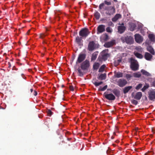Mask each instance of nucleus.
<instances>
[{
    "mask_svg": "<svg viewBox=\"0 0 155 155\" xmlns=\"http://www.w3.org/2000/svg\"><path fill=\"white\" fill-rule=\"evenodd\" d=\"M120 40L123 43H126L128 44L131 45L133 43L134 40L133 37L129 35H124L120 38Z\"/></svg>",
    "mask_w": 155,
    "mask_h": 155,
    "instance_id": "1",
    "label": "nucleus"
},
{
    "mask_svg": "<svg viewBox=\"0 0 155 155\" xmlns=\"http://www.w3.org/2000/svg\"><path fill=\"white\" fill-rule=\"evenodd\" d=\"M104 10L107 11L106 12V14L109 16L113 15L116 12L115 8L114 6L105 7Z\"/></svg>",
    "mask_w": 155,
    "mask_h": 155,
    "instance_id": "2",
    "label": "nucleus"
},
{
    "mask_svg": "<svg viewBox=\"0 0 155 155\" xmlns=\"http://www.w3.org/2000/svg\"><path fill=\"white\" fill-rule=\"evenodd\" d=\"M90 32L89 30L87 28H84L82 29L79 32V35L82 38H86L90 34Z\"/></svg>",
    "mask_w": 155,
    "mask_h": 155,
    "instance_id": "3",
    "label": "nucleus"
},
{
    "mask_svg": "<svg viewBox=\"0 0 155 155\" xmlns=\"http://www.w3.org/2000/svg\"><path fill=\"white\" fill-rule=\"evenodd\" d=\"M90 66L89 61L87 60L83 61L81 64V68L84 71L87 70Z\"/></svg>",
    "mask_w": 155,
    "mask_h": 155,
    "instance_id": "4",
    "label": "nucleus"
},
{
    "mask_svg": "<svg viewBox=\"0 0 155 155\" xmlns=\"http://www.w3.org/2000/svg\"><path fill=\"white\" fill-rule=\"evenodd\" d=\"M86 54L85 53H80L78 55L76 61V64L80 63L83 62L85 59L86 58Z\"/></svg>",
    "mask_w": 155,
    "mask_h": 155,
    "instance_id": "5",
    "label": "nucleus"
},
{
    "mask_svg": "<svg viewBox=\"0 0 155 155\" xmlns=\"http://www.w3.org/2000/svg\"><path fill=\"white\" fill-rule=\"evenodd\" d=\"M148 98L151 101L155 99V89H151L148 92Z\"/></svg>",
    "mask_w": 155,
    "mask_h": 155,
    "instance_id": "6",
    "label": "nucleus"
},
{
    "mask_svg": "<svg viewBox=\"0 0 155 155\" xmlns=\"http://www.w3.org/2000/svg\"><path fill=\"white\" fill-rule=\"evenodd\" d=\"M111 2L110 1L108 2L107 1L105 0L104 1V2L100 4L99 6V10H98L99 11H100L101 10L103 9L104 10V9L106 6H105V5H111Z\"/></svg>",
    "mask_w": 155,
    "mask_h": 155,
    "instance_id": "7",
    "label": "nucleus"
},
{
    "mask_svg": "<svg viewBox=\"0 0 155 155\" xmlns=\"http://www.w3.org/2000/svg\"><path fill=\"white\" fill-rule=\"evenodd\" d=\"M129 62L130 64V67L132 70L136 71V60L131 58L129 59Z\"/></svg>",
    "mask_w": 155,
    "mask_h": 155,
    "instance_id": "8",
    "label": "nucleus"
},
{
    "mask_svg": "<svg viewBox=\"0 0 155 155\" xmlns=\"http://www.w3.org/2000/svg\"><path fill=\"white\" fill-rule=\"evenodd\" d=\"M104 95L106 99L110 101H114L116 98L115 96L112 93L106 94V92H105Z\"/></svg>",
    "mask_w": 155,
    "mask_h": 155,
    "instance_id": "9",
    "label": "nucleus"
},
{
    "mask_svg": "<svg viewBox=\"0 0 155 155\" xmlns=\"http://www.w3.org/2000/svg\"><path fill=\"white\" fill-rule=\"evenodd\" d=\"M108 50H103L101 53V58L104 61L107 60V58L109 56V54L107 53Z\"/></svg>",
    "mask_w": 155,
    "mask_h": 155,
    "instance_id": "10",
    "label": "nucleus"
},
{
    "mask_svg": "<svg viewBox=\"0 0 155 155\" xmlns=\"http://www.w3.org/2000/svg\"><path fill=\"white\" fill-rule=\"evenodd\" d=\"M127 81L124 79H120L117 81V84L120 87H123L127 84Z\"/></svg>",
    "mask_w": 155,
    "mask_h": 155,
    "instance_id": "11",
    "label": "nucleus"
},
{
    "mask_svg": "<svg viewBox=\"0 0 155 155\" xmlns=\"http://www.w3.org/2000/svg\"><path fill=\"white\" fill-rule=\"evenodd\" d=\"M115 44V41L113 40L110 41L105 43L104 45V46L106 48H110L114 45Z\"/></svg>",
    "mask_w": 155,
    "mask_h": 155,
    "instance_id": "12",
    "label": "nucleus"
},
{
    "mask_svg": "<svg viewBox=\"0 0 155 155\" xmlns=\"http://www.w3.org/2000/svg\"><path fill=\"white\" fill-rule=\"evenodd\" d=\"M95 49V43L94 41L89 42L88 46V50L90 51H92Z\"/></svg>",
    "mask_w": 155,
    "mask_h": 155,
    "instance_id": "13",
    "label": "nucleus"
},
{
    "mask_svg": "<svg viewBox=\"0 0 155 155\" xmlns=\"http://www.w3.org/2000/svg\"><path fill=\"white\" fill-rule=\"evenodd\" d=\"M105 26L103 25H100L97 28V34L101 33L105 31Z\"/></svg>",
    "mask_w": 155,
    "mask_h": 155,
    "instance_id": "14",
    "label": "nucleus"
},
{
    "mask_svg": "<svg viewBox=\"0 0 155 155\" xmlns=\"http://www.w3.org/2000/svg\"><path fill=\"white\" fill-rule=\"evenodd\" d=\"M126 27L124 26V24L122 23L121 25L119 26L118 28V32L120 34L123 33L126 30Z\"/></svg>",
    "mask_w": 155,
    "mask_h": 155,
    "instance_id": "15",
    "label": "nucleus"
},
{
    "mask_svg": "<svg viewBox=\"0 0 155 155\" xmlns=\"http://www.w3.org/2000/svg\"><path fill=\"white\" fill-rule=\"evenodd\" d=\"M143 40V38L139 34H136V42L139 44L142 43Z\"/></svg>",
    "mask_w": 155,
    "mask_h": 155,
    "instance_id": "16",
    "label": "nucleus"
},
{
    "mask_svg": "<svg viewBox=\"0 0 155 155\" xmlns=\"http://www.w3.org/2000/svg\"><path fill=\"white\" fill-rule=\"evenodd\" d=\"M82 37L77 36L75 39L76 42L79 45H82L83 41L82 40Z\"/></svg>",
    "mask_w": 155,
    "mask_h": 155,
    "instance_id": "17",
    "label": "nucleus"
},
{
    "mask_svg": "<svg viewBox=\"0 0 155 155\" xmlns=\"http://www.w3.org/2000/svg\"><path fill=\"white\" fill-rule=\"evenodd\" d=\"M129 27L130 31H133L135 29L136 24L135 23L130 22L129 23Z\"/></svg>",
    "mask_w": 155,
    "mask_h": 155,
    "instance_id": "18",
    "label": "nucleus"
},
{
    "mask_svg": "<svg viewBox=\"0 0 155 155\" xmlns=\"http://www.w3.org/2000/svg\"><path fill=\"white\" fill-rule=\"evenodd\" d=\"M145 58L147 61H150L152 58L153 56L148 52H145L144 55Z\"/></svg>",
    "mask_w": 155,
    "mask_h": 155,
    "instance_id": "19",
    "label": "nucleus"
},
{
    "mask_svg": "<svg viewBox=\"0 0 155 155\" xmlns=\"http://www.w3.org/2000/svg\"><path fill=\"white\" fill-rule=\"evenodd\" d=\"M121 15L119 14H116L114 17L112 18V20L113 22H116L119 19L121 18Z\"/></svg>",
    "mask_w": 155,
    "mask_h": 155,
    "instance_id": "20",
    "label": "nucleus"
},
{
    "mask_svg": "<svg viewBox=\"0 0 155 155\" xmlns=\"http://www.w3.org/2000/svg\"><path fill=\"white\" fill-rule=\"evenodd\" d=\"M106 74L105 73L98 74L97 78L101 80H104L106 78Z\"/></svg>",
    "mask_w": 155,
    "mask_h": 155,
    "instance_id": "21",
    "label": "nucleus"
},
{
    "mask_svg": "<svg viewBox=\"0 0 155 155\" xmlns=\"http://www.w3.org/2000/svg\"><path fill=\"white\" fill-rule=\"evenodd\" d=\"M112 92L117 97H119L120 95V91L117 89H114Z\"/></svg>",
    "mask_w": 155,
    "mask_h": 155,
    "instance_id": "22",
    "label": "nucleus"
},
{
    "mask_svg": "<svg viewBox=\"0 0 155 155\" xmlns=\"http://www.w3.org/2000/svg\"><path fill=\"white\" fill-rule=\"evenodd\" d=\"M123 76V73L120 72H115L114 76L116 78H122Z\"/></svg>",
    "mask_w": 155,
    "mask_h": 155,
    "instance_id": "23",
    "label": "nucleus"
},
{
    "mask_svg": "<svg viewBox=\"0 0 155 155\" xmlns=\"http://www.w3.org/2000/svg\"><path fill=\"white\" fill-rule=\"evenodd\" d=\"M148 37L150 40L152 42L155 41V36L153 34H150L148 35Z\"/></svg>",
    "mask_w": 155,
    "mask_h": 155,
    "instance_id": "24",
    "label": "nucleus"
},
{
    "mask_svg": "<svg viewBox=\"0 0 155 155\" xmlns=\"http://www.w3.org/2000/svg\"><path fill=\"white\" fill-rule=\"evenodd\" d=\"M132 88V87L131 86H129L125 87L123 89L124 94H126Z\"/></svg>",
    "mask_w": 155,
    "mask_h": 155,
    "instance_id": "25",
    "label": "nucleus"
},
{
    "mask_svg": "<svg viewBox=\"0 0 155 155\" xmlns=\"http://www.w3.org/2000/svg\"><path fill=\"white\" fill-rule=\"evenodd\" d=\"M141 72L142 73L143 75L147 76H150L151 75L150 73L143 69H142L141 70Z\"/></svg>",
    "mask_w": 155,
    "mask_h": 155,
    "instance_id": "26",
    "label": "nucleus"
},
{
    "mask_svg": "<svg viewBox=\"0 0 155 155\" xmlns=\"http://www.w3.org/2000/svg\"><path fill=\"white\" fill-rule=\"evenodd\" d=\"M92 82L93 84H94L95 85V86L96 87H97L99 85L103 83V82L102 81H100V82H97L95 81L94 79H93L92 80Z\"/></svg>",
    "mask_w": 155,
    "mask_h": 155,
    "instance_id": "27",
    "label": "nucleus"
},
{
    "mask_svg": "<svg viewBox=\"0 0 155 155\" xmlns=\"http://www.w3.org/2000/svg\"><path fill=\"white\" fill-rule=\"evenodd\" d=\"M147 50L152 55H154L155 54V52L153 48H152L151 47H149L148 48H147Z\"/></svg>",
    "mask_w": 155,
    "mask_h": 155,
    "instance_id": "28",
    "label": "nucleus"
},
{
    "mask_svg": "<svg viewBox=\"0 0 155 155\" xmlns=\"http://www.w3.org/2000/svg\"><path fill=\"white\" fill-rule=\"evenodd\" d=\"M142 95V93L141 92L136 93V100H140Z\"/></svg>",
    "mask_w": 155,
    "mask_h": 155,
    "instance_id": "29",
    "label": "nucleus"
},
{
    "mask_svg": "<svg viewBox=\"0 0 155 155\" xmlns=\"http://www.w3.org/2000/svg\"><path fill=\"white\" fill-rule=\"evenodd\" d=\"M97 54L95 52L93 53L92 54L91 60V61L95 60L97 58Z\"/></svg>",
    "mask_w": 155,
    "mask_h": 155,
    "instance_id": "30",
    "label": "nucleus"
},
{
    "mask_svg": "<svg viewBox=\"0 0 155 155\" xmlns=\"http://www.w3.org/2000/svg\"><path fill=\"white\" fill-rule=\"evenodd\" d=\"M94 16L97 20H98L100 17V14L97 11H96L94 13Z\"/></svg>",
    "mask_w": 155,
    "mask_h": 155,
    "instance_id": "31",
    "label": "nucleus"
},
{
    "mask_svg": "<svg viewBox=\"0 0 155 155\" xmlns=\"http://www.w3.org/2000/svg\"><path fill=\"white\" fill-rule=\"evenodd\" d=\"M134 76L136 77V73H134L133 74L131 75L129 74H126V78L127 79H130L131 77Z\"/></svg>",
    "mask_w": 155,
    "mask_h": 155,
    "instance_id": "32",
    "label": "nucleus"
},
{
    "mask_svg": "<svg viewBox=\"0 0 155 155\" xmlns=\"http://www.w3.org/2000/svg\"><path fill=\"white\" fill-rule=\"evenodd\" d=\"M77 70L79 74L78 76L80 77H83L84 75V73L81 70V69L79 68H78Z\"/></svg>",
    "mask_w": 155,
    "mask_h": 155,
    "instance_id": "33",
    "label": "nucleus"
},
{
    "mask_svg": "<svg viewBox=\"0 0 155 155\" xmlns=\"http://www.w3.org/2000/svg\"><path fill=\"white\" fill-rule=\"evenodd\" d=\"M99 64L98 63H95L93 65V68L94 70H97L99 68Z\"/></svg>",
    "mask_w": 155,
    "mask_h": 155,
    "instance_id": "34",
    "label": "nucleus"
},
{
    "mask_svg": "<svg viewBox=\"0 0 155 155\" xmlns=\"http://www.w3.org/2000/svg\"><path fill=\"white\" fill-rule=\"evenodd\" d=\"M137 25L138 26V29L141 31L143 26V25L138 21L137 22Z\"/></svg>",
    "mask_w": 155,
    "mask_h": 155,
    "instance_id": "35",
    "label": "nucleus"
},
{
    "mask_svg": "<svg viewBox=\"0 0 155 155\" xmlns=\"http://www.w3.org/2000/svg\"><path fill=\"white\" fill-rule=\"evenodd\" d=\"M105 67L106 66L104 64L102 65L99 68L98 70V72H103L104 71Z\"/></svg>",
    "mask_w": 155,
    "mask_h": 155,
    "instance_id": "36",
    "label": "nucleus"
},
{
    "mask_svg": "<svg viewBox=\"0 0 155 155\" xmlns=\"http://www.w3.org/2000/svg\"><path fill=\"white\" fill-rule=\"evenodd\" d=\"M149 87V85L148 84H146L145 85L143 86V88L141 89V90L143 92H144Z\"/></svg>",
    "mask_w": 155,
    "mask_h": 155,
    "instance_id": "37",
    "label": "nucleus"
},
{
    "mask_svg": "<svg viewBox=\"0 0 155 155\" xmlns=\"http://www.w3.org/2000/svg\"><path fill=\"white\" fill-rule=\"evenodd\" d=\"M107 87V85H106L105 86H104L103 87L101 88L100 87L99 89V91H104L105 90H106Z\"/></svg>",
    "mask_w": 155,
    "mask_h": 155,
    "instance_id": "38",
    "label": "nucleus"
},
{
    "mask_svg": "<svg viewBox=\"0 0 155 155\" xmlns=\"http://www.w3.org/2000/svg\"><path fill=\"white\" fill-rule=\"evenodd\" d=\"M136 57L138 58L141 59L143 58V55L141 54L136 52Z\"/></svg>",
    "mask_w": 155,
    "mask_h": 155,
    "instance_id": "39",
    "label": "nucleus"
},
{
    "mask_svg": "<svg viewBox=\"0 0 155 155\" xmlns=\"http://www.w3.org/2000/svg\"><path fill=\"white\" fill-rule=\"evenodd\" d=\"M142 86L143 84H139L137 86H136V90H138L139 89L142 87Z\"/></svg>",
    "mask_w": 155,
    "mask_h": 155,
    "instance_id": "40",
    "label": "nucleus"
},
{
    "mask_svg": "<svg viewBox=\"0 0 155 155\" xmlns=\"http://www.w3.org/2000/svg\"><path fill=\"white\" fill-rule=\"evenodd\" d=\"M47 114L48 115L51 116L53 114V112H52L50 110H48L47 111Z\"/></svg>",
    "mask_w": 155,
    "mask_h": 155,
    "instance_id": "41",
    "label": "nucleus"
},
{
    "mask_svg": "<svg viewBox=\"0 0 155 155\" xmlns=\"http://www.w3.org/2000/svg\"><path fill=\"white\" fill-rule=\"evenodd\" d=\"M106 31L109 33H111L112 32V30L110 28V27H107L106 29Z\"/></svg>",
    "mask_w": 155,
    "mask_h": 155,
    "instance_id": "42",
    "label": "nucleus"
},
{
    "mask_svg": "<svg viewBox=\"0 0 155 155\" xmlns=\"http://www.w3.org/2000/svg\"><path fill=\"white\" fill-rule=\"evenodd\" d=\"M46 35H45V34H41L40 35L39 38H40L43 39Z\"/></svg>",
    "mask_w": 155,
    "mask_h": 155,
    "instance_id": "43",
    "label": "nucleus"
},
{
    "mask_svg": "<svg viewBox=\"0 0 155 155\" xmlns=\"http://www.w3.org/2000/svg\"><path fill=\"white\" fill-rule=\"evenodd\" d=\"M136 50L139 51H142L143 49L140 47H136Z\"/></svg>",
    "mask_w": 155,
    "mask_h": 155,
    "instance_id": "44",
    "label": "nucleus"
},
{
    "mask_svg": "<svg viewBox=\"0 0 155 155\" xmlns=\"http://www.w3.org/2000/svg\"><path fill=\"white\" fill-rule=\"evenodd\" d=\"M141 76V73L140 72L136 73V78H139Z\"/></svg>",
    "mask_w": 155,
    "mask_h": 155,
    "instance_id": "45",
    "label": "nucleus"
},
{
    "mask_svg": "<svg viewBox=\"0 0 155 155\" xmlns=\"http://www.w3.org/2000/svg\"><path fill=\"white\" fill-rule=\"evenodd\" d=\"M108 39V36L107 35H106L104 37V40L105 41H107Z\"/></svg>",
    "mask_w": 155,
    "mask_h": 155,
    "instance_id": "46",
    "label": "nucleus"
},
{
    "mask_svg": "<svg viewBox=\"0 0 155 155\" xmlns=\"http://www.w3.org/2000/svg\"><path fill=\"white\" fill-rule=\"evenodd\" d=\"M139 67V65L138 64V62L136 61V71L138 69Z\"/></svg>",
    "mask_w": 155,
    "mask_h": 155,
    "instance_id": "47",
    "label": "nucleus"
},
{
    "mask_svg": "<svg viewBox=\"0 0 155 155\" xmlns=\"http://www.w3.org/2000/svg\"><path fill=\"white\" fill-rule=\"evenodd\" d=\"M69 88L70 90L71 91H73L74 90V88L72 86H70Z\"/></svg>",
    "mask_w": 155,
    "mask_h": 155,
    "instance_id": "48",
    "label": "nucleus"
},
{
    "mask_svg": "<svg viewBox=\"0 0 155 155\" xmlns=\"http://www.w3.org/2000/svg\"><path fill=\"white\" fill-rule=\"evenodd\" d=\"M132 103L133 104H134L135 105H136V100H132Z\"/></svg>",
    "mask_w": 155,
    "mask_h": 155,
    "instance_id": "49",
    "label": "nucleus"
},
{
    "mask_svg": "<svg viewBox=\"0 0 155 155\" xmlns=\"http://www.w3.org/2000/svg\"><path fill=\"white\" fill-rule=\"evenodd\" d=\"M37 94H38L37 92L35 90L34 91V95L35 96H36V95H37Z\"/></svg>",
    "mask_w": 155,
    "mask_h": 155,
    "instance_id": "50",
    "label": "nucleus"
},
{
    "mask_svg": "<svg viewBox=\"0 0 155 155\" xmlns=\"http://www.w3.org/2000/svg\"><path fill=\"white\" fill-rule=\"evenodd\" d=\"M138 129V128L137 127H136V136H137L138 134H139V131H138L137 130Z\"/></svg>",
    "mask_w": 155,
    "mask_h": 155,
    "instance_id": "51",
    "label": "nucleus"
},
{
    "mask_svg": "<svg viewBox=\"0 0 155 155\" xmlns=\"http://www.w3.org/2000/svg\"><path fill=\"white\" fill-rule=\"evenodd\" d=\"M12 69L13 70H18V69L16 68V67H15V66H13Z\"/></svg>",
    "mask_w": 155,
    "mask_h": 155,
    "instance_id": "52",
    "label": "nucleus"
},
{
    "mask_svg": "<svg viewBox=\"0 0 155 155\" xmlns=\"http://www.w3.org/2000/svg\"><path fill=\"white\" fill-rule=\"evenodd\" d=\"M152 84L153 86L155 87V81H153L152 82Z\"/></svg>",
    "mask_w": 155,
    "mask_h": 155,
    "instance_id": "53",
    "label": "nucleus"
},
{
    "mask_svg": "<svg viewBox=\"0 0 155 155\" xmlns=\"http://www.w3.org/2000/svg\"><path fill=\"white\" fill-rule=\"evenodd\" d=\"M8 65H9L8 66V68H11V64L9 62H8Z\"/></svg>",
    "mask_w": 155,
    "mask_h": 155,
    "instance_id": "54",
    "label": "nucleus"
},
{
    "mask_svg": "<svg viewBox=\"0 0 155 155\" xmlns=\"http://www.w3.org/2000/svg\"><path fill=\"white\" fill-rule=\"evenodd\" d=\"M115 63L117 65L119 64L120 63H118V62L117 60L115 61Z\"/></svg>",
    "mask_w": 155,
    "mask_h": 155,
    "instance_id": "55",
    "label": "nucleus"
},
{
    "mask_svg": "<svg viewBox=\"0 0 155 155\" xmlns=\"http://www.w3.org/2000/svg\"><path fill=\"white\" fill-rule=\"evenodd\" d=\"M115 63L117 65L119 64L120 63H118V62L117 60L115 61Z\"/></svg>",
    "mask_w": 155,
    "mask_h": 155,
    "instance_id": "56",
    "label": "nucleus"
},
{
    "mask_svg": "<svg viewBox=\"0 0 155 155\" xmlns=\"http://www.w3.org/2000/svg\"><path fill=\"white\" fill-rule=\"evenodd\" d=\"M117 61L118 62V63H120L121 61V59H118L117 60Z\"/></svg>",
    "mask_w": 155,
    "mask_h": 155,
    "instance_id": "57",
    "label": "nucleus"
},
{
    "mask_svg": "<svg viewBox=\"0 0 155 155\" xmlns=\"http://www.w3.org/2000/svg\"><path fill=\"white\" fill-rule=\"evenodd\" d=\"M30 31V30H29L28 32H27L26 34L27 35H28L29 34V33Z\"/></svg>",
    "mask_w": 155,
    "mask_h": 155,
    "instance_id": "58",
    "label": "nucleus"
},
{
    "mask_svg": "<svg viewBox=\"0 0 155 155\" xmlns=\"http://www.w3.org/2000/svg\"><path fill=\"white\" fill-rule=\"evenodd\" d=\"M33 89H32V88H31V89H30V91H31V93L32 92H33Z\"/></svg>",
    "mask_w": 155,
    "mask_h": 155,
    "instance_id": "59",
    "label": "nucleus"
},
{
    "mask_svg": "<svg viewBox=\"0 0 155 155\" xmlns=\"http://www.w3.org/2000/svg\"><path fill=\"white\" fill-rule=\"evenodd\" d=\"M139 149H137V148H136V152H139V151L138 150Z\"/></svg>",
    "mask_w": 155,
    "mask_h": 155,
    "instance_id": "60",
    "label": "nucleus"
},
{
    "mask_svg": "<svg viewBox=\"0 0 155 155\" xmlns=\"http://www.w3.org/2000/svg\"><path fill=\"white\" fill-rule=\"evenodd\" d=\"M134 39L136 40V34L134 35Z\"/></svg>",
    "mask_w": 155,
    "mask_h": 155,
    "instance_id": "61",
    "label": "nucleus"
},
{
    "mask_svg": "<svg viewBox=\"0 0 155 155\" xmlns=\"http://www.w3.org/2000/svg\"><path fill=\"white\" fill-rule=\"evenodd\" d=\"M115 2H117V0H113Z\"/></svg>",
    "mask_w": 155,
    "mask_h": 155,
    "instance_id": "62",
    "label": "nucleus"
},
{
    "mask_svg": "<svg viewBox=\"0 0 155 155\" xmlns=\"http://www.w3.org/2000/svg\"><path fill=\"white\" fill-rule=\"evenodd\" d=\"M134 54L135 56H136V51H134Z\"/></svg>",
    "mask_w": 155,
    "mask_h": 155,
    "instance_id": "63",
    "label": "nucleus"
},
{
    "mask_svg": "<svg viewBox=\"0 0 155 155\" xmlns=\"http://www.w3.org/2000/svg\"><path fill=\"white\" fill-rule=\"evenodd\" d=\"M116 127V129L117 130V129H118V128H117V127L116 126V127Z\"/></svg>",
    "mask_w": 155,
    "mask_h": 155,
    "instance_id": "64",
    "label": "nucleus"
}]
</instances>
